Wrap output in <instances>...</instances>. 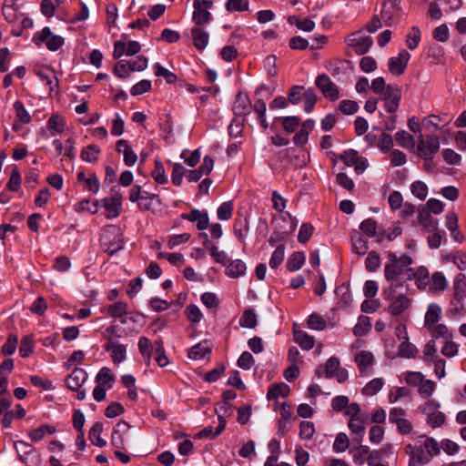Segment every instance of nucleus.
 I'll return each mask as SVG.
<instances>
[{"label":"nucleus","mask_w":466,"mask_h":466,"mask_svg":"<svg viewBox=\"0 0 466 466\" xmlns=\"http://www.w3.org/2000/svg\"><path fill=\"white\" fill-rule=\"evenodd\" d=\"M410 190L420 200H424L428 196V187L420 180L414 181L410 186Z\"/></svg>","instance_id":"nucleus-47"},{"label":"nucleus","mask_w":466,"mask_h":466,"mask_svg":"<svg viewBox=\"0 0 466 466\" xmlns=\"http://www.w3.org/2000/svg\"><path fill=\"white\" fill-rule=\"evenodd\" d=\"M232 110L236 119L241 118L243 122L246 120V116L252 111V104L246 93L239 91L237 94Z\"/></svg>","instance_id":"nucleus-10"},{"label":"nucleus","mask_w":466,"mask_h":466,"mask_svg":"<svg viewBox=\"0 0 466 466\" xmlns=\"http://www.w3.org/2000/svg\"><path fill=\"white\" fill-rule=\"evenodd\" d=\"M127 304L123 301H116L106 307V313L114 319H123L127 315Z\"/></svg>","instance_id":"nucleus-30"},{"label":"nucleus","mask_w":466,"mask_h":466,"mask_svg":"<svg viewBox=\"0 0 466 466\" xmlns=\"http://www.w3.org/2000/svg\"><path fill=\"white\" fill-rule=\"evenodd\" d=\"M360 229L369 237L377 236V223L373 218H367L360 225Z\"/></svg>","instance_id":"nucleus-53"},{"label":"nucleus","mask_w":466,"mask_h":466,"mask_svg":"<svg viewBox=\"0 0 466 466\" xmlns=\"http://www.w3.org/2000/svg\"><path fill=\"white\" fill-rule=\"evenodd\" d=\"M304 87L302 86H293L289 91L288 101L292 105H298L303 98Z\"/></svg>","instance_id":"nucleus-56"},{"label":"nucleus","mask_w":466,"mask_h":466,"mask_svg":"<svg viewBox=\"0 0 466 466\" xmlns=\"http://www.w3.org/2000/svg\"><path fill=\"white\" fill-rule=\"evenodd\" d=\"M32 42L37 46L45 44L50 51L58 50V35H54L48 26L35 32L32 37Z\"/></svg>","instance_id":"nucleus-8"},{"label":"nucleus","mask_w":466,"mask_h":466,"mask_svg":"<svg viewBox=\"0 0 466 466\" xmlns=\"http://www.w3.org/2000/svg\"><path fill=\"white\" fill-rule=\"evenodd\" d=\"M340 362L337 357H330L325 365V376L327 378H336L341 383L348 379V371L340 369Z\"/></svg>","instance_id":"nucleus-13"},{"label":"nucleus","mask_w":466,"mask_h":466,"mask_svg":"<svg viewBox=\"0 0 466 466\" xmlns=\"http://www.w3.org/2000/svg\"><path fill=\"white\" fill-rule=\"evenodd\" d=\"M380 97L384 101V107L388 113L397 112L401 100V90L398 85L389 84L388 88L384 90Z\"/></svg>","instance_id":"nucleus-6"},{"label":"nucleus","mask_w":466,"mask_h":466,"mask_svg":"<svg viewBox=\"0 0 466 466\" xmlns=\"http://www.w3.org/2000/svg\"><path fill=\"white\" fill-rule=\"evenodd\" d=\"M276 119H281L283 128L289 133L296 131L299 126V118L295 116L277 117Z\"/></svg>","instance_id":"nucleus-57"},{"label":"nucleus","mask_w":466,"mask_h":466,"mask_svg":"<svg viewBox=\"0 0 466 466\" xmlns=\"http://www.w3.org/2000/svg\"><path fill=\"white\" fill-rule=\"evenodd\" d=\"M21 181L20 172L16 167H15L11 172L9 181L6 184V188L12 192H16L20 188Z\"/></svg>","instance_id":"nucleus-55"},{"label":"nucleus","mask_w":466,"mask_h":466,"mask_svg":"<svg viewBox=\"0 0 466 466\" xmlns=\"http://www.w3.org/2000/svg\"><path fill=\"white\" fill-rule=\"evenodd\" d=\"M350 446V440L346 433L339 432L334 441L333 443V451L335 452H343L345 451Z\"/></svg>","instance_id":"nucleus-50"},{"label":"nucleus","mask_w":466,"mask_h":466,"mask_svg":"<svg viewBox=\"0 0 466 466\" xmlns=\"http://www.w3.org/2000/svg\"><path fill=\"white\" fill-rule=\"evenodd\" d=\"M303 99H304V110L307 113H310L316 105L317 102V94L314 89L308 88L304 89L303 93Z\"/></svg>","instance_id":"nucleus-43"},{"label":"nucleus","mask_w":466,"mask_h":466,"mask_svg":"<svg viewBox=\"0 0 466 466\" xmlns=\"http://www.w3.org/2000/svg\"><path fill=\"white\" fill-rule=\"evenodd\" d=\"M431 292L442 291L447 287V280L441 272H435L432 274L428 284Z\"/></svg>","instance_id":"nucleus-29"},{"label":"nucleus","mask_w":466,"mask_h":466,"mask_svg":"<svg viewBox=\"0 0 466 466\" xmlns=\"http://www.w3.org/2000/svg\"><path fill=\"white\" fill-rule=\"evenodd\" d=\"M102 431L103 423L100 421L95 422L89 431V440L94 445L100 448L105 447L106 445V441L101 438Z\"/></svg>","instance_id":"nucleus-32"},{"label":"nucleus","mask_w":466,"mask_h":466,"mask_svg":"<svg viewBox=\"0 0 466 466\" xmlns=\"http://www.w3.org/2000/svg\"><path fill=\"white\" fill-rule=\"evenodd\" d=\"M86 379L87 373L81 368H75L66 379V387L73 391H77L76 398L79 400L86 398V390H81V387Z\"/></svg>","instance_id":"nucleus-7"},{"label":"nucleus","mask_w":466,"mask_h":466,"mask_svg":"<svg viewBox=\"0 0 466 466\" xmlns=\"http://www.w3.org/2000/svg\"><path fill=\"white\" fill-rule=\"evenodd\" d=\"M103 207L107 212V218H116L120 214V208L122 206V195L116 193L110 198H105L101 200Z\"/></svg>","instance_id":"nucleus-16"},{"label":"nucleus","mask_w":466,"mask_h":466,"mask_svg":"<svg viewBox=\"0 0 466 466\" xmlns=\"http://www.w3.org/2000/svg\"><path fill=\"white\" fill-rule=\"evenodd\" d=\"M339 159L348 167H351L358 161L360 157L357 150L348 149L339 155Z\"/></svg>","instance_id":"nucleus-64"},{"label":"nucleus","mask_w":466,"mask_h":466,"mask_svg":"<svg viewBox=\"0 0 466 466\" xmlns=\"http://www.w3.org/2000/svg\"><path fill=\"white\" fill-rule=\"evenodd\" d=\"M285 257V245H279L276 249L273 251L271 258L269 259V267L273 269L278 268V267L283 262Z\"/></svg>","instance_id":"nucleus-42"},{"label":"nucleus","mask_w":466,"mask_h":466,"mask_svg":"<svg viewBox=\"0 0 466 466\" xmlns=\"http://www.w3.org/2000/svg\"><path fill=\"white\" fill-rule=\"evenodd\" d=\"M424 448L428 453V456L431 459L433 456H436L440 454L441 452V446L439 442L431 438L427 437L424 442Z\"/></svg>","instance_id":"nucleus-59"},{"label":"nucleus","mask_w":466,"mask_h":466,"mask_svg":"<svg viewBox=\"0 0 466 466\" xmlns=\"http://www.w3.org/2000/svg\"><path fill=\"white\" fill-rule=\"evenodd\" d=\"M316 86L321 91L326 98L336 101L339 97L338 86L331 81L326 74L319 75L315 81Z\"/></svg>","instance_id":"nucleus-11"},{"label":"nucleus","mask_w":466,"mask_h":466,"mask_svg":"<svg viewBox=\"0 0 466 466\" xmlns=\"http://www.w3.org/2000/svg\"><path fill=\"white\" fill-rule=\"evenodd\" d=\"M413 279H416L419 289H425L430 282L428 269L424 267H420L417 270H414L411 268V272L409 273L408 280H411Z\"/></svg>","instance_id":"nucleus-23"},{"label":"nucleus","mask_w":466,"mask_h":466,"mask_svg":"<svg viewBox=\"0 0 466 466\" xmlns=\"http://www.w3.org/2000/svg\"><path fill=\"white\" fill-rule=\"evenodd\" d=\"M353 461L358 465H363L365 457L370 453V448L367 445H360L352 451Z\"/></svg>","instance_id":"nucleus-63"},{"label":"nucleus","mask_w":466,"mask_h":466,"mask_svg":"<svg viewBox=\"0 0 466 466\" xmlns=\"http://www.w3.org/2000/svg\"><path fill=\"white\" fill-rule=\"evenodd\" d=\"M440 149V140L438 136L427 135L424 138L422 134L418 137L417 155L424 160H432L433 156Z\"/></svg>","instance_id":"nucleus-3"},{"label":"nucleus","mask_w":466,"mask_h":466,"mask_svg":"<svg viewBox=\"0 0 466 466\" xmlns=\"http://www.w3.org/2000/svg\"><path fill=\"white\" fill-rule=\"evenodd\" d=\"M151 176L158 184H165L167 182L165 168L160 160H155L154 169L151 172Z\"/></svg>","instance_id":"nucleus-44"},{"label":"nucleus","mask_w":466,"mask_h":466,"mask_svg":"<svg viewBox=\"0 0 466 466\" xmlns=\"http://www.w3.org/2000/svg\"><path fill=\"white\" fill-rule=\"evenodd\" d=\"M225 8L228 12H241L248 9V0H228Z\"/></svg>","instance_id":"nucleus-51"},{"label":"nucleus","mask_w":466,"mask_h":466,"mask_svg":"<svg viewBox=\"0 0 466 466\" xmlns=\"http://www.w3.org/2000/svg\"><path fill=\"white\" fill-rule=\"evenodd\" d=\"M431 458L423 451V447H416L415 451L410 456L409 466H422L430 462Z\"/></svg>","instance_id":"nucleus-34"},{"label":"nucleus","mask_w":466,"mask_h":466,"mask_svg":"<svg viewBox=\"0 0 466 466\" xmlns=\"http://www.w3.org/2000/svg\"><path fill=\"white\" fill-rule=\"evenodd\" d=\"M410 54L406 50L402 49L398 56H393L389 59V71L395 76L402 75L407 67Z\"/></svg>","instance_id":"nucleus-12"},{"label":"nucleus","mask_w":466,"mask_h":466,"mask_svg":"<svg viewBox=\"0 0 466 466\" xmlns=\"http://www.w3.org/2000/svg\"><path fill=\"white\" fill-rule=\"evenodd\" d=\"M233 204L231 201L222 203L217 210V215L220 220H228L232 217Z\"/></svg>","instance_id":"nucleus-58"},{"label":"nucleus","mask_w":466,"mask_h":466,"mask_svg":"<svg viewBox=\"0 0 466 466\" xmlns=\"http://www.w3.org/2000/svg\"><path fill=\"white\" fill-rule=\"evenodd\" d=\"M390 262L385 265L384 277L390 283L385 289V293L389 298H392L395 288H404L408 281L409 273L411 272L412 258L407 254L398 257L394 252L388 253Z\"/></svg>","instance_id":"nucleus-1"},{"label":"nucleus","mask_w":466,"mask_h":466,"mask_svg":"<svg viewBox=\"0 0 466 466\" xmlns=\"http://www.w3.org/2000/svg\"><path fill=\"white\" fill-rule=\"evenodd\" d=\"M365 267L369 272H374L380 267V257L376 251H370L365 260Z\"/></svg>","instance_id":"nucleus-49"},{"label":"nucleus","mask_w":466,"mask_h":466,"mask_svg":"<svg viewBox=\"0 0 466 466\" xmlns=\"http://www.w3.org/2000/svg\"><path fill=\"white\" fill-rule=\"evenodd\" d=\"M305 263V255L302 252H293L288 258L287 268L289 271L299 270Z\"/></svg>","instance_id":"nucleus-37"},{"label":"nucleus","mask_w":466,"mask_h":466,"mask_svg":"<svg viewBox=\"0 0 466 466\" xmlns=\"http://www.w3.org/2000/svg\"><path fill=\"white\" fill-rule=\"evenodd\" d=\"M130 425L121 420H119L113 429L111 435V444L118 450H123L126 447L125 435L127 433Z\"/></svg>","instance_id":"nucleus-14"},{"label":"nucleus","mask_w":466,"mask_h":466,"mask_svg":"<svg viewBox=\"0 0 466 466\" xmlns=\"http://www.w3.org/2000/svg\"><path fill=\"white\" fill-rule=\"evenodd\" d=\"M315 433L314 424L311 421L303 420L299 424V437L310 440Z\"/></svg>","instance_id":"nucleus-60"},{"label":"nucleus","mask_w":466,"mask_h":466,"mask_svg":"<svg viewBox=\"0 0 466 466\" xmlns=\"http://www.w3.org/2000/svg\"><path fill=\"white\" fill-rule=\"evenodd\" d=\"M307 324L309 329L315 330H323L327 326L325 319L317 313L309 315Z\"/></svg>","instance_id":"nucleus-46"},{"label":"nucleus","mask_w":466,"mask_h":466,"mask_svg":"<svg viewBox=\"0 0 466 466\" xmlns=\"http://www.w3.org/2000/svg\"><path fill=\"white\" fill-rule=\"evenodd\" d=\"M446 227L451 231L453 238L458 240V216L455 212H451L446 217Z\"/></svg>","instance_id":"nucleus-52"},{"label":"nucleus","mask_w":466,"mask_h":466,"mask_svg":"<svg viewBox=\"0 0 466 466\" xmlns=\"http://www.w3.org/2000/svg\"><path fill=\"white\" fill-rule=\"evenodd\" d=\"M191 35L194 46L198 51H203L208 44L209 35L201 26L195 25L191 29Z\"/></svg>","instance_id":"nucleus-19"},{"label":"nucleus","mask_w":466,"mask_h":466,"mask_svg":"<svg viewBox=\"0 0 466 466\" xmlns=\"http://www.w3.org/2000/svg\"><path fill=\"white\" fill-rule=\"evenodd\" d=\"M154 69H155V75L157 76L164 77L167 84H173L177 79L176 74L169 71L168 69H167L166 67L161 66L159 63H156L154 65Z\"/></svg>","instance_id":"nucleus-45"},{"label":"nucleus","mask_w":466,"mask_h":466,"mask_svg":"<svg viewBox=\"0 0 466 466\" xmlns=\"http://www.w3.org/2000/svg\"><path fill=\"white\" fill-rule=\"evenodd\" d=\"M371 329L370 319L367 316L361 315L358 319V322L353 328V334L356 337L365 336Z\"/></svg>","instance_id":"nucleus-35"},{"label":"nucleus","mask_w":466,"mask_h":466,"mask_svg":"<svg viewBox=\"0 0 466 466\" xmlns=\"http://www.w3.org/2000/svg\"><path fill=\"white\" fill-rule=\"evenodd\" d=\"M395 140L398 145L405 148H413L415 147V140L413 137L405 130H400L395 134Z\"/></svg>","instance_id":"nucleus-38"},{"label":"nucleus","mask_w":466,"mask_h":466,"mask_svg":"<svg viewBox=\"0 0 466 466\" xmlns=\"http://www.w3.org/2000/svg\"><path fill=\"white\" fill-rule=\"evenodd\" d=\"M127 66H128V61L120 60L114 66V70H113L114 74L118 78H127L132 72L131 67H127Z\"/></svg>","instance_id":"nucleus-54"},{"label":"nucleus","mask_w":466,"mask_h":466,"mask_svg":"<svg viewBox=\"0 0 466 466\" xmlns=\"http://www.w3.org/2000/svg\"><path fill=\"white\" fill-rule=\"evenodd\" d=\"M247 266L241 259H235L226 267V275L229 278H239L246 274Z\"/></svg>","instance_id":"nucleus-26"},{"label":"nucleus","mask_w":466,"mask_h":466,"mask_svg":"<svg viewBox=\"0 0 466 466\" xmlns=\"http://www.w3.org/2000/svg\"><path fill=\"white\" fill-rule=\"evenodd\" d=\"M114 375L109 368L104 367L102 368L96 376V382L98 386L106 387L107 389H111L113 387L114 382Z\"/></svg>","instance_id":"nucleus-28"},{"label":"nucleus","mask_w":466,"mask_h":466,"mask_svg":"<svg viewBox=\"0 0 466 466\" xmlns=\"http://www.w3.org/2000/svg\"><path fill=\"white\" fill-rule=\"evenodd\" d=\"M239 324L243 328H255L257 325V316L255 311L251 309H246L239 319Z\"/></svg>","instance_id":"nucleus-40"},{"label":"nucleus","mask_w":466,"mask_h":466,"mask_svg":"<svg viewBox=\"0 0 466 466\" xmlns=\"http://www.w3.org/2000/svg\"><path fill=\"white\" fill-rule=\"evenodd\" d=\"M419 216L418 220L420 225L423 226V228L428 232H434L438 230V220L433 218L429 210L426 208L425 206L420 205L419 207Z\"/></svg>","instance_id":"nucleus-17"},{"label":"nucleus","mask_w":466,"mask_h":466,"mask_svg":"<svg viewBox=\"0 0 466 466\" xmlns=\"http://www.w3.org/2000/svg\"><path fill=\"white\" fill-rule=\"evenodd\" d=\"M352 250L358 255H364L368 252L369 242L359 232H355L351 236Z\"/></svg>","instance_id":"nucleus-31"},{"label":"nucleus","mask_w":466,"mask_h":466,"mask_svg":"<svg viewBox=\"0 0 466 466\" xmlns=\"http://www.w3.org/2000/svg\"><path fill=\"white\" fill-rule=\"evenodd\" d=\"M100 242L104 250L111 256L121 250L124 248V238L120 228L106 227L100 236Z\"/></svg>","instance_id":"nucleus-2"},{"label":"nucleus","mask_w":466,"mask_h":466,"mask_svg":"<svg viewBox=\"0 0 466 466\" xmlns=\"http://www.w3.org/2000/svg\"><path fill=\"white\" fill-rule=\"evenodd\" d=\"M355 361L360 375H367L368 368L373 363L374 357L371 352L361 350L356 355Z\"/></svg>","instance_id":"nucleus-22"},{"label":"nucleus","mask_w":466,"mask_h":466,"mask_svg":"<svg viewBox=\"0 0 466 466\" xmlns=\"http://www.w3.org/2000/svg\"><path fill=\"white\" fill-rule=\"evenodd\" d=\"M349 428L353 434L356 436V441L360 442L365 434L364 421L360 417L350 419L349 421Z\"/></svg>","instance_id":"nucleus-36"},{"label":"nucleus","mask_w":466,"mask_h":466,"mask_svg":"<svg viewBox=\"0 0 466 466\" xmlns=\"http://www.w3.org/2000/svg\"><path fill=\"white\" fill-rule=\"evenodd\" d=\"M56 428L51 425H44L39 428L34 429L29 432V437L33 441H39L46 436H50L56 433Z\"/></svg>","instance_id":"nucleus-33"},{"label":"nucleus","mask_w":466,"mask_h":466,"mask_svg":"<svg viewBox=\"0 0 466 466\" xmlns=\"http://www.w3.org/2000/svg\"><path fill=\"white\" fill-rule=\"evenodd\" d=\"M383 386V380L380 378H376L371 380L370 382L366 384L363 388L362 392L364 395L373 396L377 394Z\"/></svg>","instance_id":"nucleus-48"},{"label":"nucleus","mask_w":466,"mask_h":466,"mask_svg":"<svg viewBox=\"0 0 466 466\" xmlns=\"http://www.w3.org/2000/svg\"><path fill=\"white\" fill-rule=\"evenodd\" d=\"M211 354V347L208 345V342L205 340L203 342H199L195 346L191 347L188 350L187 356L189 359L194 360H204L206 358L209 359Z\"/></svg>","instance_id":"nucleus-20"},{"label":"nucleus","mask_w":466,"mask_h":466,"mask_svg":"<svg viewBox=\"0 0 466 466\" xmlns=\"http://www.w3.org/2000/svg\"><path fill=\"white\" fill-rule=\"evenodd\" d=\"M100 147L96 145H90L82 149L81 158L84 161L94 163L97 160V156L100 154Z\"/></svg>","instance_id":"nucleus-39"},{"label":"nucleus","mask_w":466,"mask_h":466,"mask_svg":"<svg viewBox=\"0 0 466 466\" xmlns=\"http://www.w3.org/2000/svg\"><path fill=\"white\" fill-rule=\"evenodd\" d=\"M441 309L437 304H431L425 314L424 327L428 329H433L435 324L439 321Z\"/></svg>","instance_id":"nucleus-24"},{"label":"nucleus","mask_w":466,"mask_h":466,"mask_svg":"<svg viewBox=\"0 0 466 466\" xmlns=\"http://www.w3.org/2000/svg\"><path fill=\"white\" fill-rule=\"evenodd\" d=\"M290 392V388L288 384L284 382L280 383H273L269 386L267 398L268 400H276L279 396L287 397Z\"/></svg>","instance_id":"nucleus-27"},{"label":"nucleus","mask_w":466,"mask_h":466,"mask_svg":"<svg viewBox=\"0 0 466 466\" xmlns=\"http://www.w3.org/2000/svg\"><path fill=\"white\" fill-rule=\"evenodd\" d=\"M400 288L394 289L392 298H389L385 293V289L382 291L383 298L387 300H390L391 303L388 307V312L392 316H400L406 311L411 304V300L404 294L399 293Z\"/></svg>","instance_id":"nucleus-4"},{"label":"nucleus","mask_w":466,"mask_h":466,"mask_svg":"<svg viewBox=\"0 0 466 466\" xmlns=\"http://www.w3.org/2000/svg\"><path fill=\"white\" fill-rule=\"evenodd\" d=\"M421 38V33L418 26H412L410 32L406 36V45L410 50L418 47Z\"/></svg>","instance_id":"nucleus-41"},{"label":"nucleus","mask_w":466,"mask_h":466,"mask_svg":"<svg viewBox=\"0 0 466 466\" xmlns=\"http://www.w3.org/2000/svg\"><path fill=\"white\" fill-rule=\"evenodd\" d=\"M466 297V282L459 279L458 278L454 281L453 285V299L451 303L455 306L454 309H450L447 312L449 318H454L460 313L461 309H463V300Z\"/></svg>","instance_id":"nucleus-9"},{"label":"nucleus","mask_w":466,"mask_h":466,"mask_svg":"<svg viewBox=\"0 0 466 466\" xmlns=\"http://www.w3.org/2000/svg\"><path fill=\"white\" fill-rule=\"evenodd\" d=\"M14 109L15 112V121L14 123V129L17 130L19 125L28 124L31 121V116L25 109L23 102L16 100L14 103Z\"/></svg>","instance_id":"nucleus-21"},{"label":"nucleus","mask_w":466,"mask_h":466,"mask_svg":"<svg viewBox=\"0 0 466 466\" xmlns=\"http://www.w3.org/2000/svg\"><path fill=\"white\" fill-rule=\"evenodd\" d=\"M18 344V338L15 335L10 334L6 342L2 346L1 351L4 355H12L15 353Z\"/></svg>","instance_id":"nucleus-62"},{"label":"nucleus","mask_w":466,"mask_h":466,"mask_svg":"<svg viewBox=\"0 0 466 466\" xmlns=\"http://www.w3.org/2000/svg\"><path fill=\"white\" fill-rule=\"evenodd\" d=\"M356 34H353L355 36ZM349 45L354 49L357 55L362 56L366 54L373 44V40L370 36H359L350 38Z\"/></svg>","instance_id":"nucleus-18"},{"label":"nucleus","mask_w":466,"mask_h":466,"mask_svg":"<svg viewBox=\"0 0 466 466\" xmlns=\"http://www.w3.org/2000/svg\"><path fill=\"white\" fill-rule=\"evenodd\" d=\"M213 6V2L209 0H194L192 20L196 25L203 26L209 23L212 15L209 10Z\"/></svg>","instance_id":"nucleus-5"},{"label":"nucleus","mask_w":466,"mask_h":466,"mask_svg":"<svg viewBox=\"0 0 466 466\" xmlns=\"http://www.w3.org/2000/svg\"><path fill=\"white\" fill-rule=\"evenodd\" d=\"M294 340L304 350H309L314 347L315 339L313 336L309 335L303 330H297L293 328Z\"/></svg>","instance_id":"nucleus-25"},{"label":"nucleus","mask_w":466,"mask_h":466,"mask_svg":"<svg viewBox=\"0 0 466 466\" xmlns=\"http://www.w3.org/2000/svg\"><path fill=\"white\" fill-rule=\"evenodd\" d=\"M314 231V228L309 223H303L299 228V235H298V240L299 242L305 244L307 243Z\"/></svg>","instance_id":"nucleus-61"},{"label":"nucleus","mask_w":466,"mask_h":466,"mask_svg":"<svg viewBox=\"0 0 466 466\" xmlns=\"http://www.w3.org/2000/svg\"><path fill=\"white\" fill-rule=\"evenodd\" d=\"M36 75L48 86L49 92H54L55 87L58 86L57 73L52 66H43L36 71Z\"/></svg>","instance_id":"nucleus-15"}]
</instances>
